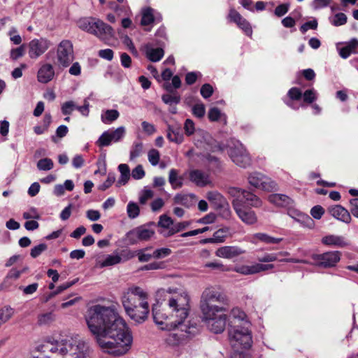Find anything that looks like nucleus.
<instances>
[{"mask_svg": "<svg viewBox=\"0 0 358 358\" xmlns=\"http://www.w3.org/2000/svg\"><path fill=\"white\" fill-rule=\"evenodd\" d=\"M157 303L152 307V316L155 324L162 330L171 331L165 338L171 346H178L188 342L199 333L196 323L185 321L189 315V296L182 289L176 287L159 289L156 292Z\"/></svg>", "mask_w": 358, "mask_h": 358, "instance_id": "obj_1", "label": "nucleus"}, {"mask_svg": "<svg viewBox=\"0 0 358 358\" xmlns=\"http://www.w3.org/2000/svg\"><path fill=\"white\" fill-rule=\"evenodd\" d=\"M85 320L102 352L117 357L129 352L133 343L132 334L113 306H91Z\"/></svg>", "mask_w": 358, "mask_h": 358, "instance_id": "obj_2", "label": "nucleus"}, {"mask_svg": "<svg viewBox=\"0 0 358 358\" xmlns=\"http://www.w3.org/2000/svg\"><path fill=\"white\" fill-rule=\"evenodd\" d=\"M38 351L47 354L59 353L67 355L65 358H90L91 350L89 345L79 338L78 336H67L60 341H45L38 347ZM34 358H50L34 357ZM64 358V357H62Z\"/></svg>", "mask_w": 358, "mask_h": 358, "instance_id": "obj_3", "label": "nucleus"}, {"mask_svg": "<svg viewBox=\"0 0 358 358\" xmlns=\"http://www.w3.org/2000/svg\"><path fill=\"white\" fill-rule=\"evenodd\" d=\"M200 308L203 315L207 317L214 313H225L228 310V299L215 288H206L201 295Z\"/></svg>", "mask_w": 358, "mask_h": 358, "instance_id": "obj_4", "label": "nucleus"}, {"mask_svg": "<svg viewBox=\"0 0 358 358\" xmlns=\"http://www.w3.org/2000/svg\"><path fill=\"white\" fill-rule=\"evenodd\" d=\"M148 294L139 287H131L122 293L121 301L127 315L135 319L141 317L134 313V308H138L139 302L147 301Z\"/></svg>", "mask_w": 358, "mask_h": 358, "instance_id": "obj_5", "label": "nucleus"}, {"mask_svg": "<svg viewBox=\"0 0 358 358\" xmlns=\"http://www.w3.org/2000/svg\"><path fill=\"white\" fill-rule=\"evenodd\" d=\"M250 323L245 321L243 326L236 325L229 329V336L233 348L248 349L252 343Z\"/></svg>", "mask_w": 358, "mask_h": 358, "instance_id": "obj_6", "label": "nucleus"}, {"mask_svg": "<svg viewBox=\"0 0 358 358\" xmlns=\"http://www.w3.org/2000/svg\"><path fill=\"white\" fill-rule=\"evenodd\" d=\"M78 26L83 30L94 34L104 41L114 36L113 29L100 20L83 19L79 21Z\"/></svg>", "mask_w": 358, "mask_h": 358, "instance_id": "obj_7", "label": "nucleus"}, {"mask_svg": "<svg viewBox=\"0 0 358 358\" xmlns=\"http://www.w3.org/2000/svg\"><path fill=\"white\" fill-rule=\"evenodd\" d=\"M189 224L190 222L188 221L175 223L171 217L163 214L159 217L157 226L159 228L158 233L164 238H169L186 229Z\"/></svg>", "mask_w": 358, "mask_h": 358, "instance_id": "obj_8", "label": "nucleus"}, {"mask_svg": "<svg viewBox=\"0 0 358 358\" xmlns=\"http://www.w3.org/2000/svg\"><path fill=\"white\" fill-rule=\"evenodd\" d=\"M228 193L234 198L233 200H239L242 206L248 208V206L259 208L262 204V200L257 196L238 187H229Z\"/></svg>", "mask_w": 358, "mask_h": 358, "instance_id": "obj_9", "label": "nucleus"}, {"mask_svg": "<svg viewBox=\"0 0 358 358\" xmlns=\"http://www.w3.org/2000/svg\"><path fill=\"white\" fill-rule=\"evenodd\" d=\"M228 152L233 162L237 166L245 169L250 166L251 158L240 141H234L233 145L229 147Z\"/></svg>", "mask_w": 358, "mask_h": 358, "instance_id": "obj_10", "label": "nucleus"}, {"mask_svg": "<svg viewBox=\"0 0 358 358\" xmlns=\"http://www.w3.org/2000/svg\"><path fill=\"white\" fill-rule=\"evenodd\" d=\"M153 222H149L146 224L141 225L127 233V240L129 244H135L138 241H147L150 240L155 234L153 229L150 227L155 226Z\"/></svg>", "mask_w": 358, "mask_h": 358, "instance_id": "obj_11", "label": "nucleus"}, {"mask_svg": "<svg viewBox=\"0 0 358 358\" xmlns=\"http://www.w3.org/2000/svg\"><path fill=\"white\" fill-rule=\"evenodd\" d=\"M57 59L59 64L67 67L74 59V53L72 43L69 40H63L58 45L57 50Z\"/></svg>", "mask_w": 358, "mask_h": 358, "instance_id": "obj_12", "label": "nucleus"}, {"mask_svg": "<svg viewBox=\"0 0 358 358\" xmlns=\"http://www.w3.org/2000/svg\"><path fill=\"white\" fill-rule=\"evenodd\" d=\"M51 45V41L45 38H34L27 45L29 57L32 59H36L43 55Z\"/></svg>", "mask_w": 358, "mask_h": 358, "instance_id": "obj_13", "label": "nucleus"}, {"mask_svg": "<svg viewBox=\"0 0 358 358\" xmlns=\"http://www.w3.org/2000/svg\"><path fill=\"white\" fill-rule=\"evenodd\" d=\"M341 253L339 251H329L322 254H313L311 258L318 266L324 268L334 267L341 259Z\"/></svg>", "mask_w": 358, "mask_h": 358, "instance_id": "obj_14", "label": "nucleus"}, {"mask_svg": "<svg viewBox=\"0 0 358 358\" xmlns=\"http://www.w3.org/2000/svg\"><path fill=\"white\" fill-rule=\"evenodd\" d=\"M233 208L238 217L247 224H253L257 221L255 213L245 206H242L239 200L232 201Z\"/></svg>", "mask_w": 358, "mask_h": 358, "instance_id": "obj_15", "label": "nucleus"}, {"mask_svg": "<svg viewBox=\"0 0 358 358\" xmlns=\"http://www.w3.org/2000/svg\"><path fill=\"white\" fill-rule=\"evenodd\" d=\"M220 315L217 316V313H214L210 317L203 315V319L207 323L209 330L215 334L222 333L226 326L227 315L224 313H219Z\"/></svg>", "mask_w": 358, "mask_h": 358, "instance_id": "obj_16", "label": "nucleus"}, {"mask_svg": "<svg viewBox=\"0 0 358 358\" xmlns=\"http://www.w3.org/2000/svg\"><path fill=\"white\" fill-rule=\"evenodd\" d=\"M206 199L216 208H224V216L227 217L230 215L229 204L225 198L217 191H210L206 193Z\"/></svg>", "mask_w": 358, "mask_h": 358, "instance_id": "obj_17", "label": "nucleus"}, {"mask_svg": "<svg viewBox=\"0 0 358 358\" xmlns=\"http://www.w3.org/2000/svg\"><path fill=\"white\" fill-rule=\"evenodd\" d=\"M248 180L250 185L264 190L268 191L274 187L273 182L269 178L259 172L250 173Z\"/></svg>", "mask_w": 358, "mask_h": 358, "instance_id": "obj_18", "label": "nucleus"}, {"mask_svg": "<svg viewBox=\"0 0 358 358\" xmlns=\"http://www.w3.org/2000/svg\"><path fill=\"white\" fill-rule=\"evenodd\" d=\"M188 177L190 182L199 187L212 185L209 174L199 169L190 170L188 172Z\"/></svg>", "mask_w": 358, "mask_h": 358, "instance_id": "obj_19", "label": "nucleus"}, {"mask_svg": "<svg viewBox=\"0 0 358 358\" xmlns=\"http://www.w3.org/2000/svg\"><path fill=\"white\" fill-rule=\"evenodd\" d=\"M274 268L273 264H263L260 263H257L255 264L248 266V265H242L236 266L234 269L236 273L243 274V275H252L260 273L262 271H264L266 270L272 269Z\"/></svg>", "mask_w": 358, "mask_h": 358, "instance_id": "obj_20", "label": "nucleus"}, {"mask_svg": "<svg viewBox=\"0 0 358 358\" xmlns=\"http://www.w3.org/2000/svg\"><path fill=\"white\" fill-rule=\"evenodd\" d=\"M229 18L231 21L235 22L240 29H241L247 36H251L252 34V27L250 23L243 18L241 14L235 9L231 8L229 10Z\"/></svg>", "mask_w": 358, "mask_h": 358, "instance_id": "obj_21", "label": "nucleus"}, {"mask_svg": "<svg viewBox=\"0 0 358 358\" xmlns=\"http://www.w3.org/2000/svg\"><path fill=\"white\" fill-rule=\"evenodd\" d=\"M243 253H245V250L236 245L222 246L215 251L217 257L224 259H232Z\"/></svg>", "mask_w": 358, "mask_h": 358, "instance_id": "obj_22", "label": "nucleus"}, {"mask_svg": "<svg viewBox=\"0 0 358 358\" xmlns=\"http://www.w3.org/2000/svg\"><path fill=\"white\" fill-rule=\"evenodd\" d=\"M162 15L150 7L143 8L141 24L148 26L152 23H159L162 21Z\"/></svg>", "mask_w": 358, "mask_h": 358, "instance_id": "obj_23", "label": "nucleus"}, {"mask_svg": "<svg viewBox=\"0 0 358 358\" xmlns=\"http://www.w3.org/2000/svg\"><path fill=\"white\" fill-rule=\"evenodd\" d=\"M55 76L53 66L48 63L41 65L37 72V80L40 83L46 84L50 82Z\"/></svg>", "mask_w": 358, "mask_h": 358, "instance_id": "obj_24", "label": "nucleus"}, {"mask_svg": "<svg viewBox=\"0 0 358 358\" xmlns=\"http://www.w3.org/2000/svg\"><path fill=\"white\" fill-rule=\"evenodd\" d=\"M321 241L325 245L337 248H344L349 245L344 236L333 234L324 236Z\"/></svg>", "mask_w": 358, "mask_h": 358, "instance_id": "obj_25", "label": "nucleus"}, {"mask_svg": "<svg viewBox=\"0 0 358 358\" xmlns=\"http://www.w3.org/2000/svg\"><path fill=\"white\" fill-rule=\"evenodd\" d=\"M270 203L282 208H287L294 204V200L288 196L282 194H273L268 198Z\"/></svg>", "mask_w": 358, "mask_h": 358, "instance_id": "obj_26", "label": "nucleus"}, {"mask_svg": "<svg viewBox=\"0 0 358 358\" xmlns=\"http://www.w3.org/2000/svg\"><path fill=\"white\" fill-rule=\"evenodd\" d=\"M329 211L334 217L341 222L348 224L351 221V216L348 210L340 205L330 207Z\"/></svg>", "mask_w": 358, "mask_h": 358, "instance_id": "obj_27", "label": "nucleus"}, {"mask_svg": "<svg viewBox=\"0 0 358 358\" xmlns=\"http://www.w3.org/2000/svg\"><path fill=\"white\" fill-rule=\"evenodd\" d=\"M337 50L341 57L347 59L352 53L358 52V40L353 38L345 46L339 48L337 45Z\"/></svg>", "mask_w": 358, "mask_h": 358, "instance_id": "obj_28", "label": "nucleus"}, {"mask_svg": "<svg viewBox=\"0 0 358 358\" xmlns=\"http://www.w3.org/2000/svg\"><path fill=\"white\" fill-rule=\"evenodd\" d=\"M134 313L138 316H140L141 318L135 319L131 315H128L132 320L137 323L143 322L148 317V315L149 313V304L148 301H143L142 302H139L138 308H134Z\"/></svg>", "mask_w": 358, "mask_h": 358, "instance_id": "obj_29", "label": "nucleus"}, {"mask_svg": "<svg viewBox=\"0 0 358 358\" xmlns=\"http://www.w3.org/2000/svg\"><path fill=\"white\" fill-rule=\"evenodd\" d=\"M145 53L150 61L157 62L164 57V51L162 48H155L151 44H147L145 45Z\"/></svg>", "mask_w": 358, "mask_h": 358, "instance_id": "obj_30", "label": "nucleus"}, {"mask_svg": "<svg viewBox=\"0 0 358 358\" xmlns=\"http://www.w3.org/2000/svg\"><path fill=\"white\" fill-rule=\"evenodd\" d=\"M167 138L173 143L180 144L183 142L184 136L179 126L168 125Z\"/></svg>", "mask_w": 358, "mask_h": 358, "instance_id": "obj_31", "label": "nucleus"}, {"mask_svg": "<svg viewBox=\"0 0 358 358\" xmlns=\"http://www.w3.org/2000/svg\"><path fill=\"white\" fill-rule=\"evenodd\" d=\"M184 176L180 175V171L171 169L169 173V182L173 189H180L184 185Z\"/></svg>", "mask_w": 358, "mask_h": 358, "instance_id": "obj_32", "label": "nucleus"}, {"mask_svg": "<svg viewBox=\"0 0 358 358\" xmlns=\"http://www.w3.org/2000/svg\"><path fill=\"white\" fill-rule=\"evenodd\" d=\"M196 196L194 194H177L173 198V202L176 204L184 206L186 208H190L194 203Z\"/></svg>", "mask_w": 358, "mask_h": 358, "instance_id": "obj_33", "label": "nucleus"}, {"mask_svg": "<svg viewBox=\"0 0 358 358\" xmlns=\"http://www.w3.org/2000/svg\"><path fill=\"white\" fill-rule=\"evenodd\" d=\"M117 169L120 173V176L117 181L116 186L121 187L125 185L129 180L131 171L129 166L126 164H120Z\"/></svg>", "mask_w": 358, "mask_h": 358, "instance_id": "obj_34", "label": "nucleus"}, {"mask_svg": "<svg viewBox=\"0 0 358 358\" xmlns=\"http://www.w3.org/2000/svg\"><path fill=\"white\" fill-rule=\"evenodd\" d=\"M287 214L289 217L299 222H305L306 221L312 222L311 218L306 214L296 210L294 208V204L287 208Z\"/></svg>", "mask_w": 358, "mask_h": 358, "instance_id": "obj_35", "label": "nucleus"}, {"mask_svg": "<svg viewBox=\"0 0 358 358\" xmlns=\"http://www.w3.org/2000/svg\"><path fill=\"white\" fill-rule=\"evenodd\" d=\"M120 116L117 110L111 109L104 111L101 116V121L105 124H110L116 120Z\"/></svg>", "mask_w": 358, "mask_h": 358, "instance_id": "obj_36", "label": "nucleus"}, {"mask_svg": "<svg viewBox=\"0 0 358 358\" xmlns=\"http://www.w3.org/2000/svg\"><path fill=\"white\" fill-rule=\"evenodd\" d=\"M254 238L267 244H278L282 241V238L272 237L264 233H257L254 234Z\"/></svg>", "mask_w": 358, "mask_h": 358, "instance_id": "obj_37", "label": "nucleus"}, {"mask_svg": "<svg viewBox=\"0 0 358 358\" xmlns=\"http://www.w3.org/2000/svg\"><path fill=\"white\" fill-rule=\"evenodd\" d=\"M287 252H280L278 253H266L257 257L259 262L268 263L279 260L278 256L288 255Z\"/></svg>", "mask_w": 358, "mask_h": 358, "instance_id": "obj_38", "label": "nucleus"}, {"mask_svg": "<svg viewBox=\"0 0 358 358\" xmlns=\"http://www.w3.org/2000/svg\"><path fill=\"white\" fill-rule=\"evenodd\" d=\"M140 207L138 204L134 201H129L127 206V214L129 219L134 220L140 215Z\"/></svg>", "mask_w": 358, "mask_h": 358, "instance_id": "obj_39", "label": "nucleus"}, {"mask_svg": "<svg viewBox=\"0 0 358 358\" xmlns=\"http://www.w3.org/2000/svg\"><path fill=\"white\" fill-rule=\"evenodd\" d=\"M143 152V144L141 142H134L129 153V159L134 161Z\"/></svg>", "mask_w": 358, "mask_h": 358, "instance_id": "obj_40", "label": "nucleus"}, {"mask_svg": "<svg viewBox=\"0 0 358 358\" xmlns=\"http://www.w3.org/2000/svg\"><path fill=\"white\" fill-rule=\"evenodd\" d=\"M14 314L10 306H4L0 309V326L8 322Z\"/></svg>", "mask_w": 358, "mask_h": 358, "instance_id": "obj_41", "label": "nucleus"}, {"mask_svg": "<svg viewBox=\"0 0 358 358\" xmlns=\"http://www.w3.org/2000/svg\"><path fill=\"white\" fill-rule=\"evenodd\" d=\"M229 233V228L224 227L218 229L213 235V239L215 243H220L224 242L226 238Z\"/></svg>", "mask_w": 358, "mask_h": 358, "instance_id": "obj_42", "label": "nucleus"}, {"mask_svg": "<svg viewBox=\"0 0 358 358\" xmlns=\"http://www.w3.org/2000/svg\"><path fill=\"white\" fill-rule=\"evenodd\" d=\"M122 258L118 254L108 255L105 259L101 263V267H106L113 266L121 262Z\"/></svg>", "mask_w": 358, "mask_h": 358, "instance_id": "obj_43", "label": "nucleus"}, {"mask_svg": "<svg viewBox=\"0 0 358 358\" xmlns=\"http://www.w3.org/2000/svg\"><path fill=\"white\" fill-rule=\"evenodd\" d=\"M329 20L332 25L338 27L347 22V16L343 13H338L334 16L329 17Z\"/></svg>", "mask_w": 358, "mask_h": 358, "instance_id": "obj_44", "label": "nucleus"}, {"mask_svg": "<svg viewBox=\"0 0 358 358\" xmlns=\"http://www.w3.org/2000/svg\"><path fill=\"white\" fill-rule=\"evenodd\" d=\"M36 166L40 171H50L53 169V161L50 158H43L38 161Z\"/></svg>", "mask_w": 358, "mask_h": 358, "instance_id": "obj_45", "label": "nucleus"}, {"mask_svg": "<svg viewBox=\"0 0 358 358\" xmlns=\"http://www.w3.org/2000/svg\"><path fill=\"white\" fill-rule=\"evenodd\" d=\"M109 131V136L112 139V141L118 142L120 141L125 134V128L124 127H120L115 130Z\"/></svg>", "mask_w": 358, "mask_h": 358, "instance_id": "obj_46", "label": "nucleus"}, {"mask_svg": "<svg viewBox=\"0 0 358 358\" xmlns=\"http://www.w3.org/2000/svg\"><path fill=\"white\" fill-rule=\"evenodd\" d=\"M55 319V315L51 313H45L38 315V323L40 325H46L50 324Z\"/></svg>", "mask_w": 358, "mask_h": 358, "instance_id": "obj_47", "label": "nucleus"}, {"mask_svg": "<svg viewBox=\"0 0 358 358\" xmlns=\"http://www.w3.org/2000/svg\"><path fill=\"white\" fill-rule=\"evenodd\" d=\"M78 281V278H76V279H74L72 281H70V282H66L59 286H58L57 287V289L53 291L50 294V296L49 298L50 297H52V296H55L59 294H60L61 292H62L63 291L67 289L68 288L71 287V286H73V285H75L77 282Z\"/></svg>", "mask_w": 358, "mask_h": 358, "instance_id": "obj_48", "label": "nucleus"}, {"mask_svg": "<svg viewBox=\"0 0 358 358\" xmlns=\"http://www.w3.org/2000/svg\"><path fill=\"white\" fill-rule=\"evenodd\" d=\"M303 101L312 103L317 99V92L314 89H308L302 93Z\"/></svg>", "mask_w": 358, "mask_h": 358, "instance_id": "obj_49", "label": "nucleus"}, {"mask_svg": "<svg viewBox=\"0 0 358 358\" xmlns=\"http://www.w3.org/2000/svg\"><path fill=\"white\" fill-rule=\"evenodd\" d=\"M75 109H76V105L73 101L64 102L61 107L62 113L64 115H71Z\"/></svg>", "mask_w": 358, "mask_h": 358, "instance_id": "obj_50", "label": "nucleus"}, {"mask_svg": "<svg viewBox=\"0 0 358 358\" xmlns=\"http://www.w3.org/2000/svg\"><path fill=\"white\" fill-rule=\"evenodd\" d=\"M112 139L109 136V131H106L96 141V144L99 147H105L110 145Z\"/></svg>", "mask_w": 358, "mask_h": 358, "instance_id": "obj_51", "label": "nucleus"}, {"mask_svg": "<svg viewBox=\"0 0 358 358\" xmlns=\"http://www.w3.org/2000/svg\"><path fill=\"white\" fill-rule=\"evenodd\" d=\"M154 196L152 190L147 188L146 187L141 192L139 195V202L141 204H145L147 201Z\"/></svg>", "mask_w": 358, "mask_h": 358, "instance_id": "obj_52", "label": "nucleus"}, {"mask_svg": "<svg viewBox=\"0 0 358 358\" xmlns=\"http://www.w3.org/2000/svg\"><path fill=\"white\" fill-rule=\"evenodd\" d=\"M148 158L152 166H157L160 159L159 152L156 149H151L148 153Z\"/></svg>", "mask_w": 358, "mask_h": 358, "instance_id": "obj_53", "label": "nucleus"}, {"mask_svg": "<svg viewBox=\"0 0 358 358\" xmlns=\"http://www.w3.org/2000/svg\"><path fill=\"white\" fill-rule=\"evenodd\" d=\"M115 174L114 173H109L106 181L99 185V189L101 191L106 190L115 182Z\"/></svg>", "mask_w": 358, "mask_h": 358, "instance_id": "obj_54", "label": "nucleus"}, {"mask_svg": "<svg viewBox=\"0 0 358 358\" xmlns=\"http://www.w3.org/2000/svg\"><path fill=\"white\" fill-rule=\"evenodd\" d=\"M171 254V250L168 248H162L155 250L152 253L155 259H162L169 256Z\"/></svg>", "mask_w": 358, "mask_h": 358, "instance_id": "obj_55", "label": "nucleus"}, {"mask_svg": "<svg viewBox=\"0 0 358 358\" xmlns=\"http://www.w3.org/2000/svg\"><path fill=\"white\" fill-rule=\"evenodd\" d=\"M162 101L166 104H178L180 101V96L179 95H171L169 94H164L162 96Z\"/></svg>", "mask_w": 358, "mask_h": 358, "instance_id": "obj_56", "label": "nucleus"}, {"mask_svg": "<svg viewBox=\"0 0 358 358\" xmlns=\"http://www.w3.org/2000/svg\"><path fill=\"white\" fill-rule=\"evenodd\" d=\"M145 172L142 165H137L131 171V176L135 180H141L144 178Z\"/></svg>", "mask_w": 358, "mask_h": 358, "instance_id": "obj_57", "label": "nucleus"}, {"mask_svg": "<svg viewBox=\"0 0 358 358\" xmlns=\"http://www.w3.org/2000/svg\"><path fill=\"white\" fill-rule=\"evenodd\" d=\"M290 101H298L302 97V92L299 88L292 87L287 92Z\"/></svg>", "mask_w": 358, "mask_h": 358, "instance_id": "obj_58", "label": "nucleus"}, {"mask_svg": "<svg viewBox=\"0 0 358 358\" xmlns=\"http://www.w3.org/2000/svg\"><path fill=\"white\" fill-rule=\"evenodd\" d=\"M24 54V45H22L18 48H13L10 50V57L13 60H17L22 57Z\"/></svg>", "mask_w": 358, "mask_h": 358, "instance_id": "obj_59", "label": "nucleus"}, {"mask_svg": "<svg viewBox=\"0 0 358 358\" xmlns=\"http://www.w3.org/2000/svg\"><path fill=\"white\" fill-rule=\"evenodd\" d=\"M205 106L202 103H196L192 108L193 114L199 118L203 117L205 115Z\"/></svg>", "mask_w": 358, "mask_h": 358, "instance_id": "obj_60", "label": "nucleus"}, {"mask_svg": "<svg viewBox=\"0 0 358 358\" xmlns=\"http://www.w3.org/2000/svg\"><path fill=\"white\" fill-rule=\"evenodd\" d=\"M48 246L45 243H41L35 247H34L31 250L30 255L33 258H36L38 257L43 252L46 250Z\"/></svg>", "mask_w": 358, "mask_h": 358, "instance_id": "obj_61", "label": "nucleus"}, {"mask_svg": "<svg viewBox=\"0 0 358 358\" xmlns=\"http://www.w3.org/2000/svg\"><path fill=\"white\" fill-rule=\"evenodd\" d=\"M222 116L221 111L216 107L211 108L208 113V117L211 122L217 121Z\"/></svg>", "mask_w": 358, "mask_h": 358, "instance_id": "obj_62", "label": "nucleus"}, {"mask_svg": "<svg viewBox=\"0 0 358 358\" xmlns=\"http://www.w3.org/2000/svg\"><path fill=\"white\" fill-rule=\"evenodd\" d=\"M24 273V270H17L15 268H12L10 270V271L8 273L4 283H6L9 281L10 279L17 280L18 279L21 274Z\"/></svg>", "mask_w": 358, "mask_h": 358, "instance_id": "obj_63", "label": "nucleus"}, {"mask_svg": "<svg viewBox=\"0 0 358 358\" xmlns=\"http://www.w3.org/2000/svg\"><path fill=\"white\" fill-rule=\"evenodd\" d=\"M200 92L204 99H208L212 96L213 93V88L210 84H204L201 86Z\"/></svg>", "mask_w": 358, "mask_h": 358, "instance_id": "obj_64", "label": "nucleus"}]
</instances>
